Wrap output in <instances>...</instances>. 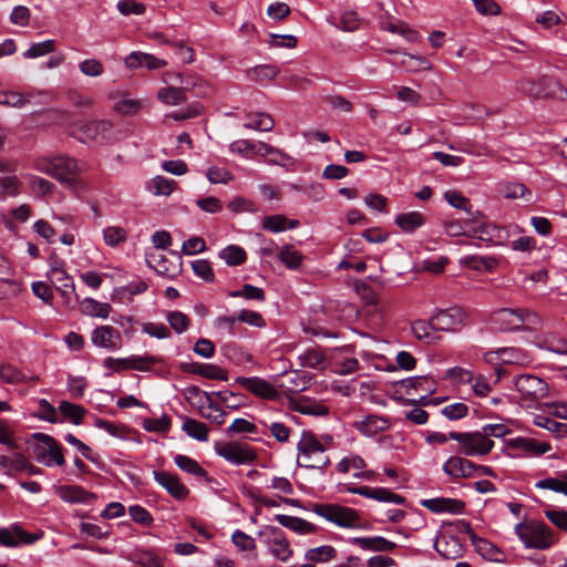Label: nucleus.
Segmentation results:
<instances>
[{
    "label": "nucleus",
    "mask_w": 567,
    "mask_h": 567,
    "mask_svg": "<svg viewBox=\"0 0 567 567\" xmlns=\"http://www.w3.org/2000/svg\"><path fill=\"white\" fill-rule=\"evenodd\" d=\"M34 168L55 178L69 189L75 190L81 184L79 174L82 168L75 158L68 155L40 157L35 161Z\"/></svg>",
    "instance_id": "obj_1"
},
{
    "label": "nucleus",
    "mask_w": 567,
    "mask_h": 567,
    "mask_svg": "<svg viewBox=\"0 0 567 567\" xmlns=\"http://www.w3.org/2000/svg\"><path fill=\"white\" fill-rule=\"evenodd\" d=\"M492 323L501 331H534L540 327L542 320L526 308H503L493 313Z\"/></svg>",
    "instance_id": "obj_2"
},
{
    "label": "nucleus",
    "mask_w": 567,
    "mask_h": 567,
    "mask_svg": "<svg viewBox=\"0 0 567 567\" xmlns=\"http://www.w3.org/2000/svg\"><path fill=\"white\" fill-rule=\"evenodd\" d=\"M297 450L300 467L322 470L330 463L329 457L323 455L326 446L311 432H302Z\"/></svg>",
    "instance_id": "obj_3"
},
{
    "label": "nucleus",
    "mask_w": 567,
    "mask_h": 567,
    "mask_svg": "<svg viewBox=\"0 0 567 567\" xmlns=\"http://www.w3.org/2000/svg\"><path fill=\"white\" fill-rule=\"evenodd\" d=\"M515 533L526 548L545 550L554 544L553 530L544 522L519 523Z\"/></svg>",
    "instance_id": "obj_4"
},
{
    "label": "nucleus",
    "mask_w": 567,
    "mask_h": 567,
    "mask_svg": "<svg viewBox=\"0 0 567 567\" xmlns=\"http://www.w3.org/2000/svg\"><path fill=\"white\" fill-rule=\"evenodd\" d=\"M310 509L326 520L343 528L360 527V516L353 508L338 504L311 503Z\"/></svg>",
    "instance_id": "obj_5"
},
{
    "label": "nucleus",
    "mask_w": 567,
    "mask_h": 567,
    "mask_svg": "<svg viewBox=\"0 0 567 567\" xmlns=\"http://www.w3.org/2000/svg\"><path fill=\"white\" fill-rule=\"evenodd\" d=\"M451 440L460 443L458 453L466 456H484L494 447V442L482 434L481 431L475 432H450Z\"/></svg>",
    "instance_id": "obj_6"
},
{
    "label": "nucleus",
    "mask_w": 567,
    "mask_h": 567,
    "mask_svg": "<svg viewBox=\"0 0 567 567\" xmlns=\"http://www.w3.org/2000/svg\"><path fill=\"white\" fill-rule=\"evenodd\" d=\"M258 536L276 559L287 561L292 556L293 550L289 540L279 527L266 525L259 530Z\"/></svg>",
    "instance_id": "obj_7"
},
{
    "label": "nucleus",
    "mask_w": 567,
    "mask_h": 567,
    "mask_svg": "<svg viewBox=\"0 0 567 567\" xmlns=\"http://www.w3.org/2000/svg\"><path fill=\"white\" fill-rule=\"evenodd\" d=\"M520 90L535 99L553 97L563 101L567 97V90L557 80L549 76H543L538 82L523 80Z\"/></svg>",
    "instance_id": "obj_8"
},
{
    "label": "nucleus",
    "mask_w": 567,
    "mask_h": 567,
    "mask_svg": "<svg viewBox=\"0 0 567 567\" xmlns=\"http://www.w3.org/2000/svg\"><path fill=\"white\" fill-rule=\"evenodd\" d=\"M215 451L235 465L250 464L257 457L256 452L248 444L240 442L216 443Z\"/></svg>",
    "instance_id": "obj_9"
},
{
    "label": "nucleus",
    "mask_w": 567,
    "mask_h": 567,
    "mask_svg": "<svg viewBox=\"0 0 567 567\" xmlns=\"http://www.w3.org/2000/svg\"><path fill=\"white\" fill-rule=\"evenodd\" d=\"M432 319L435 329L441 331H456L467 323V315L458 307L437 310Z\"/></svg>",
    "instance_id": "obj_10"
},
{
    "label": "nucleus",
    "mask_w": 567,
    "mask_h": 567,
    "mask_svg": "<svg viewBox=\"0 0 567 567\" xmlns=\"http://www.w3.org/2000/svg\"><path fill=\"white\" fill-rule=\"evenodd\" d=\"M516 390L525 398L534 401L545 398L548 393L547 383L534 374H520L514 380Z\"/></svg>",
    "instance_id": "obj_11"
},
{
    "label": "nucleus",
    "mask_w": 567,
    "mask_h": 567,
    "mask_svg": "<svg viewBox=\"0 0 567 567\" xmlns=\"http://www.w3.org/2000/svg\"><path fill=\"white\" fill-rule=\"evenodd\" d=\"M472 237L492 245H503L509 231L494 223L473 220Z\"/></svg>",
    "instance_id": "obj_12"
},
{
    "label": "nucleus",
    "mask_w": 567,
    "mask_h": 567,
    "mask_svg": "<svg viewBox=\"0 0 567 567\" xmlns=\"http://www.w3.org/2000/svg\"><path fill=\"white\" fill-rule=\"evenodd\" d=\"M40 536L30 534L18 524H11L8 527H0V545L6 547H17L20 545H31Z\"/></svg>",
    "instance_id": "obj_13"
},
{
    "label": "nucleus",
    "mask_w": 567,
    "mask_h": 567,
    "mask_svg": "<svg viewBox=\"0 0 567 567\" xmlns=\"http://www.w3.org/2000/svg\"><path fill=\"white\" fill-rule=\"evenodd\" d=\"M346 491L381 503L404 504L405 497L385 487L347 486Z\"/></svg>",
    "instance_id": "obj_14"
},
{
    "label": "nucleus",
    "mask_w": 567,
    "mask_h": 567,
    "mask_svg": "<svg viewBox=\"0 0 567 567\" xmlns=\"http://www.w3.org/2000/svg\"><path fill=\"white\" fill-rule=\"evenodd\" d=\"M91 341L95 347L110 351L118 350L123 344L120 330L112 326H100L95 328L92 332Z\"/></svg>",
    "instance_id": "obj_15"
},
{
    "label": "nucleus",
    "mask_w": 567,
    "mask_h": 567,
    "mask_svg": "<svg viewBox=\"0 0 567 567\" xmlns=\"http://www.w3.org/2000/svg\"><path fill=\"white\" fill-rule=\"evenodd\" d=\"M442 470L454 480L475 477V463L460 455L450 456L443 464Z\"/></svg>",
    "instance_id": "obj_16"
},
{
    "label": "nucleus",
    "mask_w": 567,
    "mask_h": 567,
    "mask_svg": "<svg viewBox=\"0 0 567 567\" xmlns=\"http://www.w3.org/2000/svg\"><path fill=\"white\" fill-rule=\"evenodd\" d=\"M153 476L154 480L176 499L182 501L188 496V488L179 481L176 475H173L166 471H154Z\"/></svg>",
    "instance_id": "obj_17"
},
{
    "label": "nucleus",
    "mask_w": 567,
    "mask_h": 567,
    "mask_svg": "<svg viewBox=\"0 0 567 567\" xmlns=\"http://www.w3.org/2000/svg\"><path fill=\"white\" fill-rule=\"evenodd\" d=\"M421 505L435 514H462L465 509V503L463 501L449 497L423 499L421 501Z\"/></svg>",
    "instance_id": "obj_18"
},
{
    "label": "nucleus",
    "mask_w": 567,
    "mask_h": 567,
    "mask_svg": "<svg viewBox=\"0 0 567 567\" xmlns=\"http://www.w3.org/2000/svg\"><path fill=\"white\" fill-rule=\"evenodd\" d=\"M507 446L522 452L524 455L538 456L548 452L551 446L546 442H539L529 437H514L506 442Z\"/></svg>",
    "instance_id": "obj_19"
},
{
    "label": "nucleus",
    "mask_w": 567,
    "mask_h": 567,
    "mask_svg": "<svg viewBox=\"0 0 567 567\" xmlns=\"http://www.w3.org/2000/svg\"><path fill=\"white\" fill-rule=\"evenodd\" d=\"M236 382L254 395L262 399H274L277 395L276 389L268 381L258 377H238Z\"/></svg>",
    "instance_id": "obj_20"
},
{
    "label": "nucleus",
    "mask_w": 567,
    "mask_h": 567,
    "mask_svg": "<svg viewBox=\"0 0 567 567\" xmlns=\"http://www.w3.org/2000/svg\"><path fill=\"white\" fill-rule=\"evenodd\" d=\"M166 61L158 59L150 53L134 51L130 53L125 59V65L128 69L146 68L147 70H159L166 66Z\"/></svg>",
    "instance_id": "obj_21"
},
{
    "label": "nucleus",
    "mask_w": 567,
    "mask_h": 567,
    "mask_svg": "<svg viewBox=\"0 0 567 567\" xmlns=\"http://www.w3.org/2000/svg\"><path fill=\"white\" fill-rule=\"evenodd\" d=\"M354 427L363 435L372 437L386 431L390 427V421L386 417L370 414L357 421Z\"/></svg>",
    "instance_id": "obj_22"
},
{
    "label": "nucleus",
    "mask_w": 567,
    "mask_h": 567,
    "mask_svg": "<svg viewBox=\"0 0 567 567\" xmlns=\"http://www.w3.org/2000/svg\"><path fill=\"white\" fill-rule=\"evenodd\" d=\"M257 155L267 157V163L269 164L285 168H291L295 165L293 157L264 142H259Z\"/></svg>",
    "instance_id": "obj_23"
},
{
    "label": "nucleus",
    "mask_w": 567,
    "mask_h": 567,
    "mask_svg": "<svg viewBox=\"0 0 567 567\" xmlns=\"http://www.w3.org/2000/svg\"><path fill=\"white\" fill-rule=\"evenodd\" d=\"M350 542L361 549L370 551H392L396 547L394 542L382 536L353 537Z\"/></svg>",
    "instance_id": "obj_24"
},
{
    "label": "nucleus",
    "mask_w": 567,
    "mask_h": 567,
    "mask_svg": "<svg viewBox=\"0 0 567 567\" xmlns=\"http://www.w3.org/2000/svg\"><path fill=\"white\" fill-rule=\"evenodd\" d=\"M275 520H277L281 526L290 530H293L300 535L312 534L317 530V527L313 524L296 516L277 514L275 516Z\"/></svg>",
    "instance_id": "obj_25"
},
{
    "label": "nucleus",
    "mask_w": 567,
    "mask_h": 567,
    "mask_svg": "<svg viewBox=\"0 0 567 567\" xmlns=\"http://www.w3.org/2000/svg\"><path fill=\"white\" fill-rule=\"evenodd\" d=\"M174 463L181 471L210 482L208 472L196 460L187 455L176 454L174 456Z\"/></svg>",
    "instance_id": "obj_26"
},
{
    "label": "nucleus",
    "mask_w": 567,
    "mask_h": 567,
    "mask_svg": "<svg viewBox=\"0 0 567 567\" xmlns=\"http://www.w3.org/2000/svg\"><path fill=\"white\" fill-rule=\"evenodd\" d=\"M244 127L248 130L270 132L274 130L275 121L272 116L265 112L247 113Z\"/></svg>",
    "instance_id": "obj_27"
},
{
    "label": "nucleus",
    "mask_w": 567,
    "mask_h": 567,
    "mask_svg": "<svg viewBox=\"0 0 567 567\" xmlns=\"http://www.w3.org/2000/svg\"><path fill=\"white\" fill-rule=\"evenodd\" d=\"M499 192L505 198L517 199L522 198L530 202L533 194L532 190L523 183L511 181L499 185Z\"/></svg>",
    "instance_id": "obj_28"
},
{
    "label": "nucleus",
    "mask_w": 567,
    "mask_h": 567,
    "mask_svg": "<svg viewBox=\"0 0 567 567\" xmlns=\"http://www.w3.org/2000/svg\"><path fill=\"white\" fill-rule=\"evenodd\" d=\"M460 262L475 271H493L497 265L498 261L494 257H485V256H476V255H470L463 257Z\"/></svg>",
    "instance_id": "obj_29"
},
{
    "label": "nucleus",
    "mask_w": 567,
    "mask_h": 567,
    "mask_svg": "<svg viewBox=\"0 0 567 567\" xmlns=\"http://www.w3.org/2000/svg\"><path fill=\"white\" fill-rule=\"evenodd\" d=\"M395 224L404 233H414L425 224V217L420 212L403 213L395 217Z\"/></svg>",
    "instance_id": "obj_30"
},
{
    "label": "nucleus",
    "mask_w": 567,
    "mask_h": 567,
    "mask_svg": "<svg viewBox=\"0 0 567 567\" xmlns=\"http://www.w3.org/2000/svg\"><path fill=\"white\" fill-rule=\"evenodd\" d=\"M81 311L85 316L106 319L112 311V307L107 302H100L93 298H84L81 301Z\"/></svg>",
    "instance_id": "obj_31"
},
{
    "label": "nucleus",
    "mask_w": 567,
    "mask_h": 567,
    "mask_svg": "<svg viewBox=\"0 0 567 567\" xmlns=\"http://www.w3.org/2000/svg\"><path fill=\"white\" fill-rule=\"evenodd\" d=\"M188 371L209 380H227L226 371L212 363L194 362L190 364V369Z\"/></svg>",
    "instance_id": "obj_32"
},
{
    "label": "nucleus",
    "mask_w": 567,
    "mask_h": 567,
    "mask_svg": "<svg viewBox=\"0 0 567 567\" xmlns=\"http://www.w3.org/2000/svg\"><path fill=\"white\" fill-rule=\"evenodd\" d=\"M300 365L303 368L323 370L326 355L319 348H309L298 357Z\"/></svg>",
    "instance_id": "obj_33"
},
{
    "label": "nucleus",
    "mask_w": 567,
    "mask_h": 567,
    "mask_svg": "<svg viewBox=\"0 0 567 567\" xmlns=\"http://www.w3.org/2000/svg\"><path fill=\"white\" fill-rule=\"evenodd\" d=\"M31 437L33 440H45L48 443L51 444V446L48 447L49 449L48 458L51 460V466L53 464L58 465V466H62L65 463V458L62 453V446L58 443V441L54 437H52L49 434L41 433V432L33 433L31 435Z\"/></svg>",
    "instance_id": "obj_34"
},
{
    "label": "nucleus",
    "mask_w": 567,
    "mask_h": 567,
    "mask_svg": "<svg viewBox=\"0 0 567 567\" xmlns=\"http://www.w3.org/2000/svg\"><path fill=\"white\" fill-rule=\"evenodd\" d=\"M183 420L184 422L182 425V430L188 436L199 442H206L208 440V429L205 423L199 422L195 419H190L188 416H184Z\"/></svg>",
    "instance_id": "obj_35"
},
{
    "label": "nucleus",
    "mask_w": 567,
    "mask_h": 567,
    "mask_svg": "<svg viewBox=\"0 0 567 567\" xmlns=\"http://www.w3.org/2000/svg\"><path fill=\"white\" fill-rule=\"evenodd\" d=\"M499 360L507 364H525L529 361V355L519 348H499L496 351Z\"/></svg>",
    "instance_id": "obj_36"
},
{
    "label": "nucleus",
    "mask_w": 567,
    "mask_h": 567,
    "mask_svg": "<svg viewBox=\"0 0 567 567\" xmlns=\"http://www.w3.org/2000/svg\"><path fill=\"white\" fill-rule=\"evenodd\" d=\"M187 89V84L183 87H163L157 92V99L165 104L178 105L186 100L184 91Z\"/></svg>",
    "instance_id": "obj_37"
},
{
    "label": "nucleus",
    "mask_w": 567,
    "mask_h": 567,
    "mask_svg": "<svg viewBox=\"0 0 567 567\" xmlns=\"http://www.w3.org/2000/svg\"><path fill=\"white\" fill-rule=\"evenodd\" d=\"M337 550L329 545L310 548L306 551L305 558L312 564L327 563L336 557Z\"/></svg>",
    "instance_id": "obj_38"
},
{
    "label": "nucleus",
    "mask_w": 567,
    "mask_h": 567,
    "mask_svg": "<svg viewBox=\"0 0 567 567\" xmlns=\"http://www.w3.org/2000/svg\"><path fill=\"white\" fill-rule=\"evenodd\" d=\"M539 489H550L567 496V473H561L556 477H547L535 483Z\"/></svg>",
    "instance_id": "obj_39"
},
{
    "label": "nucleus",
    "mask_w": 567,
    "mask_h": 567,
    "mask_svg": "<svg viewBox=\"0 0 567 567\" xmlns=\"http://www.w3.org/2000/svg\"><path fill=\"white\" fill-rule=\"evenodd\" d=\"M112 128V124L109 121H90L82 125L81 131L85 137L90 140H96L100 136H105Z\"/></svg>",
    "instance_id": "obj_40"
},
{
    "label": "nucleus",
    "mask_w": 567,
    "mask_h": 567,
    "mask_svg": "<svg viewBox=\"0 0 567 567\" xmlns=\"http://www.w3.org/2000/svg\"><path fill=\"white\" fill-rule=\"evenodd\" d=\"M60 496L69 503H87L93 495L80 486L69 485L61 487Z\"/></svg>",
    "instance_id": "obj_41"
},
{
    "label": "nucleus",
    "mask_w": 567,
    "mask_h": 567,
    "mask_svg": "<svg viewBox=\"0 0 567 567\" xmlns=\"http://www.w3.org/2000/svg\"><path fill=\"white\" fill-rule=\"evenodd\" d=\"M279 260L289 269L296 270L301 266L303 256L290 245L284 246L278 252Z\"/></svg>",
    "instance_id": "obj_42"
},
{
    "label": "nucleus",
    "mask_w": 567,
    "mask_h": 567,
    "mask_svg": "<svg viewBox=\"0 0 567 567\" xmlns=\"http://www.w3.org/2000/svg\"><path fill=\"white\" fill-rule=\"evenodd\" d=\"M31 94H22L14 91H2L0 92V105L21 109L25 106L31 99Z\"/></svg>",
    "instance_id": "obj_43"
},
{
    "label": "nucleus",
    "mask_w": 567,
    "mask_h": 567,
    "mask_svg": "<svg viewBox=\"0 0 567 567\" xmlns=\"http://www.w3.org/2000/svg\"><path fill=\"white\" fill-rule=\"evenodd\" d=\"M435 326L433 324V319L430 321L417 320L412 324V331L415 338L419 340H425L426 342H433L435 339Z\"/></svg>",
    "instance_id": "obj_44"
},
{
    "label": "nucleus",
    "mask_w": 567,
    "mask_h": 567,
    "mask_svg": "<svg viewBox=\"0 0 567 567\" xmlns=\"http://www.w3.org/2000/svg\"><path fill=\"white\" fill-rule=\"evenodd\" d=\"M219 257L229 266H239L246 261V251L244 248L229 245L219 252Z\"/></svg>",
    "instance_id": "obj_45"
},
{
    "label": "nucleus",
    "mask_w": 567,
    "mask_h": 567,
    "mask_svg": "<svg viewBox=\"0 0 567 567\" xmlns=\"http://www.w3.org/2000/svg\"><path fill=\"white\" fill-rule=\"evenodd\" d=\"M434 548L445 559H455L458 557L461 551V546L456 539H452L451 542L443 539H436L434 543Z\"/></svg>",
    "instance_id": "obj_46"
},
{
    "label": "nucleus",
    "mask_w": 567,
    "mask_h": 567,
    "mask_svg": "<svg viewBox=\"0 0 567 567\" xmlns=\"http://www.w3.org/2000/svg\"><path fill=\"white\" fill-rule=\"evenodd\" d=\"M59 411L63 416L69 419L75 425L81 424L82 419L86 412L85 409L81 405L68 401H61L59 404Z\"/></svg>",
    "instance_id": "obj_47"
},
{
    "label": "nucleus",
    "mask_w": 567,
    "mask_h": 567,
    "mask_svg": "<svg viewBox=\"0 0 567 567\" xmlns=\"http://www.w3.org/2000/svg\"><path fill=\"white\" fill-rule=\"evenodd\" d=\"M130 369L136 370V371H148L152 365L161 362V359L155 355H131L127 357V360H124Z\"/></svg>",
    "instance_id": "obj_48"
},
{
    "label": "nucleus",
    "mask_w": 567,
    "mask_h": 567,
    "mask_svg": "<svg viewBox=\"0 0 567 567\" xmlns=\"http://www.w3.org/2000/svg\"><path fill=\"white\" fill-rule=\"evenodd\" d=\"M146 264L150 268L154 269L158 275H168L171 271V262L165 255L159 252L146 254Z\"/></svg>",
    "instance_id": "obj_49"
},
{
    "label": "nucleus",
    "mask_w": 567,
    "mask_h": 567,
    "mask_svg": "<svg viewBox=\"0 0 567 567\" xmlns=\"http://www.w3.org/2000/svg\"><path fill=\"white\" fill-rule=\"evenodd\" d=\"M54 51L55 41L45 40L43 42L33 43L27 51L23 52L22 55L24 59H37Z\"/></svg>",
    "instance_id": "obj_50"
},
{
    "label": "nucleus",
    "mask_w": 567,
    "mask_h": 567,
    "mask_svg": "<svg viewBox=\"0 0 567 567\" xmlns=\"http://www.w3.org/2000/svg\"><path fill=\"white\" fill-rule=\"evenodd\" d=\"M225 355L238 365L252 362V355L234 343L223 348Z\"/></svg>",
    "instance_id": "obj_51"
},
{
    "label": "nucleus",
    "mask_w": 567,
    "mask_h": 567,
    "mask_svg": "<svg viewBox=\"0 0 567 567\" xmlns=\"http://www.w3.org/2000/svg\"><path fill=\"white\" fill-rule=\"evenodd\" d=\"M472 221H460V220H450L444 223V230L449 236L457 237V236H468L472 237Z\"/></svg>",
    "instance_id": "obj_52"
},
{
    "label": "nucleus",
    "mask_w": 567,
    "mask_h": 567,
    "mask_svg": "<svg viewBox=\"0 0 567 567\" xmlns=\"http://www.w3.org/2000/svg\"><path fill=\"white\" fill-rule=\"evenodd\" d=\"M363 24V20L358 16L355 11H344L341 17L339 24H337L338 28L342 29L343 31L353 32L359 30Z\"/></svg>",
    "instance_id": "obj_53"
},
{
    "label": "nucleus",
    "mask_w": 567,
    "mask_h": 567,
    "mask_svg": "<svg viewBox=\"0 0 567 567\" xmlns=\"http://www.w3.org/2000/svg\"><path fill=\"white\" fill-rule=\"evenodd\" d=\"M229 296L233 298L243 297L248 300H258L264 301L266 299L265 291L256 286L250 284H245L240 290H233L229 292Z\"/></svg>",
    "instance_id": "obj_54"
},
{
    "label": "nucleus",
    "mask_w": 567,
    "mask_h": 567,
    "mask_svg": "<svg viewBox=\"0 0 567 567\" xmlns=\"http://www.w3.org/2000/svg\"><path fill=\"white\" fill-rule=\"evenodd\" d=\"M0 378L3 382L9 384L24 383L28 381L27 377L11 364L0 365Z\"/></svg>",
    "instance_id": "obj_55"
},
{
    "label": "nucleus",
    "mask_w": 567,
    "mask_h": 567,
    "mask_svg": "<svg viewBox=\"0 0 567 567\" xmlns=\"http://www.w3.org/2000/svg\"><path fill=\"white\" fill-rule=\"evenodd\" d=\"M171 425L172 421L167 414H163L158 419H145L143 422L144 430L154 433H166L169 431Z\"/></svg>",
    "instance_id": "obj_56"
},
{
    "label": "nucleus",
    "mask_w": 567,
    "mask_h": 567,
    "mask_svg": "<svg viewBox=\"0 0 567 567\" xmlns=\"http://www.w3.org/2000/svg\"><path fill=\"white\" fill-rule=\"evenodd\" d=\"M103 238L107 246L116 247L126 240L127 234L122 227L110 226L103 230Z\"/></svg>",
    "instance_id": "obj_57"
},
{
    "label": "nucleus",
    "mask_w": 567,
    "mask_h": 567,
    "mask_svg": "<svg viewBox=\"0 0 567 567\" xmlns=\"http://www.w3.org/2000/svg\"><path fill=\"white\" fill-rule=\"evenodd\" d=\"M166 319L171 328L174 329L176 333H183L186 331L190 323L188 317L184 312L177 310L167 312Z\"/></svg>",
    "instance_id": "obj_58"
},
{
    "label": "nucleus",
    "mask_w": 567,
    "mask_h": 567,
    "mask_svg": "<svg viewBox=\"0 0 567 567\" xmlns=\"http://www.w3.org/2000/svg\"><path fill=\"white\" fill-rule=\"evenodd\" d=\"M259 142L254 143L249 140H238L230 144V151L245 157L257 155Z\"/></svg>",
    "instance_id": "obj_59"
},
{
    "label": "nucleus",
    "mask_w": 567,
    "mask_h": 567,
    "mask_svg": "<svg viewBox=\"0 0 567 567\" xmlns=\"http://www.w3.org/2000/svg\"><path fill=\"white\" fill-rule=\"evenodd\" d=\"M176 182L174 179H168L163 176H156L151 182V189L155 195H169L172 194Z\"/></svg>",
    "instance_id": "obj_60"
},
{
    "label": "nucleus",
    "mask_w": 567,
    "mask_h": 567,
    "mask_svg": "<svg viewBox=\"0 0 567 567\" xmlns=\"http://www.w3.org/2000/svg\"><path fill=\"white\" fill-rule=\"evenodd\" d=\"M248 73L249 76L256 81H268L277 75L278 70L274 65L262 64L252 68Z\"/></svg>",
    "instance_id": "obj_61"
},
{
    "label": "nucleus",
    "mask_w": 567,
    "mask_h": 567,
    "mask_svg": "<svg viewBox=\"0 0 567 567\" xmlns=\"http://www.w3.org/2000/svg\"><path fill=\"white\" fill-rule=\"evenodd\" d=\"M192 268L196 276L204 279L207 282H213L215 275L213 268L206 259H199L192 262Z\"/></svg>",
    "instance_id": "obj_62"
},
{
    "label": "nucleus",
    "mask_w": 567,
    "mask_h": 567,
    "mask_svg": "<svg viewBox=\"0 0 567 567\" xmlns=\"http://www.w3.org/2000/svg\"><path fill=\"white\" fill-rule=\"evenodd\" d=\"M216 398L230 410H237L243 405L240 395L228 390L216 391Z\"/></svg>",
    "instance_id": "obj_63"
},
{
    "label": "nucleus",
    "mask_w": 567,
    "mask_h": 567,
    "mask_svg": "<svg viewBox=\"0 0 567 567\" xmlns=\"http://www.w3.org/2000/svg\"><path fill=\"white\" fill-rule=\"evenodd\" d=\"M140 109V101L132 99H121L114 104V110L122 115H135Z\"/></svg>",
    "instance_id": "obj_64"
}]
</instances>
